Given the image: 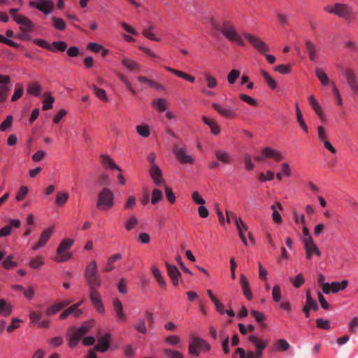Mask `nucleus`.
<instances>
[{"mask_svg": "<svg viewBox=\"0 0 358 358\" xmlns=\"http://www.w3.org/2000/svg\"><path fill=\"white\" fill-rule=\"evenodd\" d=\"M84 277L90 287V298L96 311L103 315L105 308L102 303L101 296L98 292L101 285V280L98 271V266L96 260H91L86 266L84 271Z\"/></svg>", "mask_w": 358, "mask_h": 358, "instance_id": "1", "label": "nucleus"}, {"mask_svg": "<svg viewBox=\"0 0 358 358\" xmlns=\"http://www.w3.org/2000/svg\"><path fill=\"white\" fill-rule=\"evenodd\" d=\"M222 34L230 42L239 46H245L244 41L241 36L237 32L234 24L230 20H224L222 21Z\"/></svg>", "mask_w": 358, "mask_h": 358, "instance_id": "2", "label": "nucleus"}, {"mask_svg": "<svg viewBox=\"0 0 358 358\" xmlns=\"http://www.w3.org/2000/svg\"><path fill=\"white\" fill-rule=\"evenodd\" d=\"M93 322L85 323L78 328H71L67 333L69 347L75 348L80 338L87 334L91 329Z\"/></svg>", "mask_w": 358, "mask_h": 358, "instance_id": "3", "label": "nucleus"}, {"mask_svg": "<svg viewBox=\"0 0 358 358\" xmlns=\"http://www.w3.org/2000/svg\"><path fill=\"white\" fill-rule=\"evenodd\" d=\"M114 194L111 189L105 187L98 194L96 207L101 210H108L114 206Z\"/></svg>", "mask_w": 358, "mask_h": 358, "instance_id": "4", "label": "nucleus"}, {"mask_svg": "<svg viewBox=\"0 0 358 358\" xmlns=\"http://www.w3.org/2000/svg\"><path fill=\"white\" fill-rule=\"evenodd\" d=\"M324 9L328 13L334 14L345 20L353 18L351 7L345 3H337L333 6H327Z\"/></svg>", "mask_w": 358, "mask_h": 358, "instance_id": "5", "label": "nucleus"}, {"mask_svg": "<svg viewBox=\"0 0 358 358\" xmlns=\"http://www.w3.org/2000/svg\"><path fill=\"white\" fill-rule=\"evenodd\" d=\"M211 347L204 339L198 336H191L189 343V353L193 356L198 357L199 350L202 352H209Z\"/></svg>", "mask_w": 358, "mask_h": 358, "instance_id": "6", "label": "nucleus"}, {"mask_svg": "<svg viewBox=\"0 0 358 358\" xmlns=\"http://www.w3.org/2000/svg\"><path fill=\"white\" fill-rule=\"evenodd\" d=\"M212 106L223 118L234 120L238 117V109L230 105L213 102Z\"/></svg>", "mask_w": 358, "mask_h": 358, "instance_id": "7", "label": "nucleus"}, {"mask_svg": "<svg viewBox=\"0 0 358 358\" xmlns=\"http://www.w3.org/2000/svg\"><path fill=\"white\" fill-rule=\"evenodd\" d=\"M255 160L262 162L268 159H273L275 162H280L284 159L282 153L271 147H265L262 150L261 155L255 157Z\"/></svg>", "mask_w": 358, "mask_h": 358, "instance_id": "8", "label": "nucleus"}, {"mask_svg": "<svg viewBox=\"0 0 358 358\" xmlns=\"http://www.w3.org/2000/svg\"><path fill=\"white\" fill-rule=\"evenodd\" d=\"M245 38L261 54H265L270 50L269 47L260 38L250 33H244Z\"/></svg>", "mask_w": 358, "mask_h": 358, "instance_id": "9", "label": "nucleus"}, {"mask_svg": "<svg viewBox=\"0 0 358 358\" xmlns=\"http://www.w3.org/2000/svg\"><path fill=\"white\" fill-rule=\"evenodd\" d=\"M31 8H36L45 15H50L52 13L55 3L52 0H36L29 3Z\"/></svg>", "mask_w": 358, "mask_h": 358, "instance_id": "10", "label": "nucleus"}, {"mask_svg": "<svg viewBox=\"0 0 358 358\" xmlns=\"http://www.w3.org/2000/svg\"><path fill=\"white\" fill-rule=\"evenodd\" d=\"M54 233V227H49L48 228L45 229L44 231H42L38 241L34 243L31 246V250L34 251H36L39 250L41 248H43L46 245L48 241L52 237V234Z\"/></svg>", "mask_w": 358, "mask_h": 358, "instance_id": "11", "label": "nucleus"}, {"mask_svg": "<svg viewBox=\"0 0 358 358\" xmlns=\"http://www.w3.org/2000/svg\"><path fill=\"white\" fill-rule=\"evenodd\" d=\"M349 284L348 280H343L342 281H334L331 283L324 285L323 293L329 294L330 293L336 294L338 292L343 291L346 289Z\"/></svg>", "mask_w": 358, "mask_h": 358, "instance_id": "12", "label": "nucleus"}, {"mask_svg": "<svg viewBox=\"0 0 358 358\" xmlns=\"http://www.w3.org/2000/svg\"><path fill=\"white\" fill-rule=\"evenodd\" d=\"M173 152L177 159L182 164H192L195 162L194 157L188 154L185 147H176Z\"/></svg>", "mask_w": 358, "mask_h": 358, "instance_id": "13", "label": "nucleus"}, {"mask_svg": "<svg viewBox=\"0 0 358 358\" xmlns=\"http://www.w3.org/2000/svg\"><path fill=\"white\" fill-rule=\"evenodd\" d=\"M10 83V77L7 75L0 74V102H5L8 99Z\"/></svg>", "mask_w": 358, "mask_h": 358, "instance_id": "14", "label": "nucleus"}, {"mask_svg": "<svg viewBox=\"0 0 358 358\" xmlns=\"http://www.w3.org/2000/svg\"><path fill=\"white\" fill-rule=\"evenodd\" d=\"M345 77L348 84L353 94L356 97H358V82L357 78L354 70L347 69L345 70Z\"/></svg>", "mask_w": 358, "mask_h": 358, "instance_id": "15", "label": "nucleus"}, {"mask_svg": "<svg viewBox=\"0 0 358 358\" xmlns=\"http://www.w3.org/2000/svg\"><path fill=\"white\" fill-rule=\"evenodd\" d=\"M303 244L306 252V257L308 260L312 259L314 255L318 257H321L322 253L314 241L309 240V242Z\"/></svg>", "mask_w": 358, "mask_h": 358, "instance_id": "16", "label": "nucleus"}, {"mask_svg": "<svg viewBox=\"0 0 358 358\" xmlns=\"http://www.w3.org/2000/svg\"><path fill=\"white\" fill-rule=\"evenodd\" d=\"M112 335L110 333H107L98 338V343L94 347V350L101 352H106L110 344Z\"/></svg>", "mask_w": 358, "mask_h": 358, "instance_id": "17", "label": "nucleus"}, {"mask_svg": "<svg viewBox=\"0 0 358 358\" xmlns=\"http://www.w3.org/2000/svg\"><path fill=\"white\" fill-rule=\"evenodd\" d=\"M248 341L252 343L256 349V352H260L262 356L264 350L268 346L269 342L268 340H263L255 335L248 336Z\"/></svg>", "mask_w": 358, "mask_h": 358, "instance_id": "18", "label": "nucleus"}, {"mask_svg": "<svg viewBox=\"0 0 358 358\" xmlns=\"http://www.w3.org/2000/svg\"><path fill=\"white\" fill-rule=\"evenodd\" d=\"M13 20L20 25V30L32 31L34 28V24L32 21L24 15H14Z\"/></svg>", "mask_w": 358, "mask_h": 358, "instance_id": "19", "label": "nucleus"}, {"mask_svg": "<svg viewBox=\"0 0 358 358\" xmlns=\"http://www.w3.org/2000/svg\"><path fill=\"white\" fill-rule=\"evenodd\" d=\"M149 173L155 185L161 186L165 183V180L162 176V171L158 166L150 167Z\"/></svg>", "mask_w": 358, "mask_h": 358, "instance_id": "20", "label": "nucleus"}, {"mask_svg": "<svg viewBox=\"0 0 358 358\" xmlns=\"http://www.w3.org/2000/svg\"><path fill=\"white\" fill-rule=\"evenodd\" d=\"M165 265L167 269V273L170 277L173 285L175 287L178 286L179 284V279L181 275L180 272L179 271L178 268L174 265H171L168 262H166Z\"/></svg>", "mask_w": 358, "mask_h": 358, "instance_id": "21", "label": "nucleus"}, {"mask_svg": "<svg viewBox=\"0 0 358 358\" xmlns=\"http://www.w3.org/2000/svg\"><path fill=\"white\" fill-rule=\"evenodd\" d=\"M101 164L105 169L107 170H117L119 172H122L121 168L117 165L115 161L108 155H102L100 157Z\"/></svg>", "mask_w": 358, "mask_h": 358, "instance_id": "22", "label": "nucleus"}, {"mask_svg": "<svg viewBox=\"0 0 358 358\" xmlns=\"http://www.w3.org/2000/svg\"><path fill=\"white\" fill-rule=\"evenodd\" d=\"M121 64L125 69L131 73L136 72L141 67L138 62L127 56L122 57Z\"/></svg>", "mask_w": 358, "mask_h": 358, "instance_id": "23", "label": "nucleus"}, {"mask_svg": "<svg viewBox=\"0 0 358 358\" xmlns=\"http://www.w3.org/2000/svg\"><path fill=\"white\" fill-rule=\"evenodd\" d=\"M215 156L218 162L224 165L233 163L234 158L231 155L224 150H217L215 152Z\"/></svg>", "mask_w": 358, "mask_h": 358, "instance_id": "24", "label": "nucleus"}, {"mask_svg": "<svg viewBox=\"0 0 358 358\" xmlns=\"http://www.w3.org/2000/svg\"><path fill=\"white\" fill-rule=\"evenodd\" d=\"M236 227L238 236L245 245H248V241L246 239V234H248V227L243 222V220L241 218L240 220H236V223H235Z\"/></svg>", "mask_w": 358, "mask_h": 358, "instance_id": "25", "label": "nucleus"}, {"mask_svg": "<svg viewBox=\"0 0 358 358\" xmlns=\"http://www.w3.org/2000/svg\"><path fill=\"white\" fill-rule=\"evenodd\" d=\"M71 303V301H63L57 302L50 306H49L45 310V315L47 316H51L56 315L62 309L67 306Z\"/></svg>", "mask_w": 358, "mask_h": 358, "instance_id": "26", "label": "nucleus"}, {"mask_svg": "<svg viewBox=\"0 0 358 358\" xmlns=\"http://www.w3.org/2000/svg\"><path fill=\"white\" fill-rule=\"evenodd\" d=\"M113 305L117 320L120 322H125L127 320V315L124 312L122 301L119 299H115Z\"/></svg>", "mask_w": 358, "mask_h": 358, "instance_id": "27", "label": "nucleus"}, {"mask_svg": "<svg viewBox=\"0 0 358 358\" xmlns=\"http://www.w3.org/2000/svg\"><path fill=\"white\" fill-rule=\"evenodd\" d=\"M240 283L243 295L248 300L251 301L253 299V295L250 287L249 280L244 274H241L240 276Z\"/></svg>", "mask_w": 358, "mask_h": 358, "instance_id": "28", "label": "nucleus"}, {"mask_svg": "<svg viewBox=\"0 0 358 358\" xmlns=\"http://www.w3.org/2000/svg\"><path fill=\"white\" fill-rule=\"evenodd\" d=\"M308 101L309 102L310 106L315 112V113L318 115V117L320 119L323 120L324 118V115L322 111V107L319 103L318 101L316 99L315 96L313 94H310L308 96Z\"/></svg>", "mask_w": 358, "mask_h": 358, "instance_id": "29", "label": "nucleus"}, {"mask_svg": "<svg viewBox=\"0 0 358 358\" xmlns=\"http://www.w3.org/2000/svg\"><path fill=\"white\" fill-rule=\"evenodd\" d=\"M152 106L159 113L165 112L168 108L169 102L163 98H157L152 100Z\"/></svg>", "mask_w": 358, "mask_h": 358, "instance_id": "30", "label": "nucleus"}, {"mask_svg": "<svg viewBox=\"0 0 358 358\" xmlns=\"http://www.w3.org/2000/svg\"><path fill=\"white\" fill-rule=\"evenodd\" d=\"M154 29L155 26L152 24H150L143 30L142 34L150 41L156 42L161 41V37L157 36V34L154 31Z\"/></svg>", "mask_w": 358, "mask_h": 358, "instance_id": "31", "label": "nucleus"}, {"mask_svg": "<svg viewBox=\"0 0 358 358\" xmlns=\"http://www.w3.org/2000/svg\"><path fill=\"white\" fill-rule=\"evenodd\" d=\"M203 122L210 128V131L214 135H218L220 131V126L218 122L213 119L208 117L203 116L202 117Z\"/></svg>", "mask_w": 358, "mask_h": 358, "instance_id": "32", "label": "nucleus"}, {"mask_svg": "<svg viewBox=\"0 0 358 358\" xmlns=\"http://www.w3.org/2000/svg\"><path fill=\"white\" fill-rule=\"evenodd\" d=\"M315 75L323 86L329 85L331 86V83H334V82L331 81L329 78L327 74L320 68H317L315 69Z\"/></svg>", "mask_w": 358, "mask_h": 358, "instance_id": "33", "label": "nucleus"}, {"mask_svg": "<svg viewBox=\"0 0 358 358\" xmlns=\"http://www.w3.org/2000/svg\"><path fill=\"white\" fill-rule=\"evenodd\" d=\"M164 68L168 71L173 73L174 75L178 76L179 78H183V79L189 81V83H193L195 82V80H196L195 78L188 73H184L181 71L176 70V69H174L169 67V66H165Z\"/></svg>", "mask_w": 358, "mask_h": 358, "instance_id": "34", "label": "nucleus"}, {"mask_svg": "<svg viewBox=\"0 0 358 358\" xmlns=\"http://www.w3.org/2000/svg\"><path fill=\"white\" fill-rule=\"evenodd\" d=\"M260 73L264 78V81L266 82L268 87L272 90H276L278 85L275 79L272 78L271 75L264 69L260 70Z\"/></svg>", "mask_w": 358, "mask_h": 358, "instance_id": "35", "label": "nucleus"}, {"mask_svg": "<svg viewBox=\"0 0 358 358\" xmlns=\"http://www.w3.org/2000/svg\"><path fill=\"white\" fill-rule=\"evenodd\" d=\"M12 305L6 300L0 299V315L3 317H7L12 313Z\"/></svg>", "mask_w": 358, "mask_h": 358, "instance_id": "36", "label": "nucleus"}, {"mask_svg": "<svg viewBox=\"0 0 358 358\" xmlns=\"http://www.w3.org/2000/svg\"><path fill=\"white\" fill-rule=\"evenodd\" d=\"M69 194L66 191H61L57 193L55 203L58 207L63 206L69 200Z\"/></svg>", "mask_w": 358, "mask_h": 358, "instance_id": "37", "label": "nucleus"}, {"mask_svg": "<svg viewBox=\"0 0 358 358\" xmlns=\"http://www.w3.org/2000/svg\"><path fill=\"white\" fill-rule=\"evenodd\" d=\"M90 88L92 90L96 96L101 101L108 102L109 101V99L106 94V92L104 90L98 87L95 85H92Z\"/></svg>", "mask_w": 358, "mask_h": 358, "instance_id": "38", "label": "nucleus"}, {"mask_svg": "<svg viewBox=\"0 0 358 358\" xmlns=\"http://www.w3.org/2000/svg\"><path fill=\"white\" fill-rule=\"evenodd\" d=\"M292 175L291 168L288 163L285 162L281 164V171L276 174L278 180H282L283 177H290Z\"/></svg>", "mask_w": 358, "mask_h": 358, "instance_id": "39", "label": "nucleus"}, {"mask_svg": "<svg viewBox=\"0 0 358 358\" xmlns=\"http://www.w3.org/2000/svg\"><path fill=\"white\" fill-rule=\"evenodd\" d=\"M306 46L310 59L313 62H316L318 58V54L315 45L310 41H307Z\"/></svg>", "mask_w": 358, "mask_h": 358, "instance_id": "40", "label": "nucleus"}, {"mask_svg": "<svg viewBox=\"0 0 358 358\" xmlns=\"http://www.w3.org/2000/svg\"><path fill=\"white\" fill-rule=\"evenodd\" d=\"M203 77L206 82V85L208 88L209 89H215L218 86V81L215 76H213L210 73L205 72L203 73Z\"/></svg>", "mask_w": 358, "mask_h": 358, "instance_id": "41", "label": "nucleus"}, {"mask_svg": "<svg viewBox=\"0 0 358 358\" xmlns=\"http://www.w3.org/2000/svg\"><path fill=\"white\" fill-rule=\"evenodd\" d=\"M152 275L156 278L159 285L162 287H166V282L164 280L161 271L156 266H152L151 268Z\"/></svg>", "mask_w": 358, "mask_h": 358, "instance_id": "42", "label": "nucleus"}, {"mask_svg": "<svg viewBox=\"0 0 358 358\" xmlns=\"http://www.w3.org/2000/svg\"><path fill=\"white\" fill-rule=\"evenodd\" d=\"M122 258V256L121 254H115V255L110 256L107 260L106 265L104 268V271L110 272V271H113L115 268L114 263L116 261L121 259Z\"/></svg>", "mask_w": 358, "mask_h": 358, "instance_id": "43", "label": "nucleus"}, {"mask_svg": "<svg viewBox=\"0 0 358 358\" xmlns=\"http://www.w3.org/2000/svg\"><path fill=\"white\" fill-rule=\"evenodd\" d=\"M296 115L297 123L299 124L300 127L303 129V131L307 134L308 132V128L305 122L303 114L301 110L299 109L297 103L296 104Z\"/></svg>", "mask_w": 358, "mask_h": 358, "instance_id": "44", "label": "nucleus"}, {"mask_svg": "<svg viewBox=\"0 0 358 358\" xmlns=\"http://www.w3.org/2000/svg\"><path fill=\"white\" fill-rule=\"evenodd\" d=\"M74 243V241L71 238H64L59 243L57 249L59 250V253L61 252H69V250L72 247Z\"/></svg>", "mask_w": 358, "mask_h": 358, "instance_id": "45", "label": "nucleus"}, {"mask_svg": "<svg viewBox=\"0 0 358 358\" xmlns=\"http://www.w3.org/2000/svg\"><path fill=\"white\" fill-rule=\"evenodd\" d=\"M50 51L53 52H63L67 48V43L65 41H59L50 43Z\"/></svg>", "mask_w": 358, "mask_h": 358, "instance_id": "46", "label": "nucleus"}, {"mask_svg": "<svg viewBox=\"0 0 358 358\" xmlns=\"http://www.w3.org/2000/svg\"><path fill=\"white\" fill-rule=\"evenodd\" d=\"M137 134L143 138H148L150 135V128L147 124H141L136 127Z\"/></svg>", "mask_w": 358, "mask_h": 358, "instance_id": "47", "label": "nucleus"}, {"mask_svg": "<svg viewBox=\"0 0 358 358\" xmlns=\"http://www.w3.org/2000/svg\"><path fill=\"white\" fill-rule=\"evenodd\" d=\"M72 258V254L71 252H61L59 253V250L57 249L56 256L54 258V261L57 263H63L69 261Z\"/></svg>", "mask_w": 358, "mask_h": 358, "instance_id": "48", "label": "nucleus"}, {"mask_svg": "<svg viewBox=\"0 0 358 358\" xmlns=\"http://www.w3.org/2000/svg\"><path fill=\"white\" fill-rule=\"evenodd\" d=\"M163 193L159 189H154L151 193L150 202L152 205H156L163 199Z\"/></svg>", "mask_w": 358, "mask_h": 358, "instance_id": "49", "label": "nucleus"}, {"mask_svg": "<svg viewBox=\"0 0 358 358\" xmlns=\"http://www.w3.org/2000/svg\"><path fill=\"white\" fill-rule=\"evenodd\" d=\"M241 76V71L234 69L227 74V79L229 85H234Z\"/></svg>", "mask_w": 358, "mask_h": 358, "instance_id": "50", "label": "nucleus"}, {"mask_svg": "<svg viewBox=\"0 0 358 358\" xmlns=\"http://www.w3.org/2000/svg\"><path fill=\"white\" fill-rule=\"evenodd\" d=\"M24 93L23 85L20 83H16L15 85L14 92L11 96L12 101H16L20 99Z\"/></svg>", "mask_w": 358, "mask_h": 358, "instance_id": "51", "label": "nucleus"}, {"mask_svg": "<svg viewBox=\"0 0 358 358\" xmlns=\"http://www.w3.org/2000/svg\"><path fill=\"white\" fill-rule=\"evenodd\" d=\"M45 264L41 255H37L29 262V266L34 269H39Z\"/></svg>", "mask_w": 358, "mask_h": 358, "instance_id": "52", "label": "nucleus"}, {"mask_svg": "<svg viewBox=\"0 0 358 358\" xmlns=\"http://www.w3.org/2000/svg\"><path fill=\"white\" fill-rule=\"evenodd\" d=\"M138 220L135 215L129 216L124 223L126 230H132L138 224Z\"/></svg>", "mask_w": 358, "mask_h": 358, "instance_id": "53", "label": "nucleus"}, {"mask_svg": "<svg viewBox=\"0 0 358 358\" xmlns=\"http://www.w3.org/2000/svg\"><path fill=\"white\" fill-rule=\"evenodd\" d=\"M51 20L53 22V27L59 31H64L66 28V24L64 20L60 17H52Z\"/></svg>", "mask_w": 358, "mask_h": 358, "instance_id": "54", "label": "nucleus"}, {"mask_svg": "<svg viewBox=\"0 0 358 358\" xmlns=\"http://www.w3.org/2000/svg\"><path fill=\"white\" fill-rule=\"evenodd\" d=\"M289 281L295 288H299L305 283V278L302 273H299L294 278H289Z\"/></svg>", "mask_w": 358, "mask_h": 358, "instance_id": "55", "label": "nucleus"}, {"mask_svg": "<svg viewBox=\"0 0 358 358\" xmlns=\"http://www.w3.org/2000/svg\"><path fill=\"white\" fill-rule=\"evenodd\" d=\"M134 329L138 332L143 334H146L148 333L145 321L143 318H139L137 320L136 324H134Z\"/></svg>", "mask_w": 358, "mask_h": 358, "instance_id": "56", "label": "nucleus"}, {"mask_svg": "<svg viewBox=\"0 0 358 358\" xmlns=\"http://www.w3.org/2000/svg\"><path fill=\"white\" fill-rule=\"evenodd\" d=\"M13 122V117L11 115H8L0 124V131L4 132L10 129Z\"/></svg>", "mask_w": 358, "mask_h": 358, "instance_id": "57", "label": "nucleus"}, {"mask_svg": "<svg viewBox=\"0 0 358 358\" xmlns=\"http://www.w3.org/2000/svg\"><path fill=\"white\" fill-rule=\"evenodd\" d=\"M27 92L29 94L38 96L41 94V87L39 84L34 83L28 87Z\"/></svg>", "mask_w": 358, "mask_h": 358, "instance_id": "58", "label": "nucleus"}, {"mask_svg": "<svg viewBox=\"0 0 358 358\" xmlns=\"http://www.w3.org/2000/svg\"><path fill=\"white\" fill-rule=\"evenodd\" d=\"M273 70L280 74L287 75L291 73L292 67L289 64H280L275 66Z\"/></svg>", "mask_w": 358, "mask_h": 358, "instance_id": "59", "label": "nucleus"}, {"mask_svg": "<svg viewBox=\"0 0 358 358\" xmlns=\"http://www.w3.org/2000/svg\"><path fill=\"white\" fill-rule=\"evenodd\" d=\"M289 347V343L283 338L278 340L275 343V350L276 351H286Z\"/></svg>", "mask_w": 358, "mask_h": 358, "instance_id": "60", "label": "nucleus"}, {"mask_svg": "<svg viewBox=\"0 0 358 358\" xmlns=\"http://www.w3.org/2000/svg\"><path fill=\"white\" fill-rule=\"evenodd\" d=\"M55 102V98L51 95H46L43 101V110H48L53 107V103Z\"/></svg>", "mask_w": 358, "mask_h": 358, "instance_id": "61", "label": "nucleus"}, {"mask_svg": "<svg viewBox=\"0 0 358 358\" xmlns=\"http://www.w3.org/2000/svg\"><path fill=\"white\" fill-rule=\"evenodd\" d=\"M163 352L167 358H183V355L178 350L165 348Z\"/></svg>", "mask_w": 358, "mask_h": 358, "instance_id": "62", "label": "nucleus"}, {"mask_svg": "<svg viewBox=\"0 0 358 358\" xmlns=\"http://www.w3.org/2000/svg\"><path fill=\"white\" fill-rule=\"evenodd\" d=\"M2 265L6 269H11L16 267L17 264L13 261V256L9 255L3 261Z\"/></svg>", "mask_w": 358, "mask_h": 358, "instance_id": "63", "label": "nucleus"}, {"mask_svg": "<svg viewBox=\"0 0 358 358\" xmlns=\"http://www.w3.org/2000/svg\"><path fill=\"white\" fill-rule=\"evenodd\" d=\"M165 343L171 346H177L181 343V339L179 336L170 335L165 338Z\"/></svg>", "mask_w": 358, "mask_h": 358, "instance_id": "64", "label": "nucleus"}]
</instances>
